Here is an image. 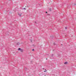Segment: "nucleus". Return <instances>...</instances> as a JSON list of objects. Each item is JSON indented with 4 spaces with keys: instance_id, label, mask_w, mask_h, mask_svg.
<instances>
[{
    "instance_id": "nucleus-1",
    "label": "nucleus",
    "mask_w": 76,
    "mask_h": 76,
    "mask_svg": "<svg viewBox=\"0 0 76 76\" xmlns=\"http://www.w3.org/2000/svg\"><path fill=\"white\" fill-rule=\"evenodd\" d=\"M18 50V51H20L22 53L23 52V50L21 49L20 48H19Z\"/></svg>"
},
{
    "instance_id": "nucleus-2",
    "label": "nucleus",
    "mask_w": 76,
    "mask_h": 76,
    "mask_svg": "<svg viewBox=\"0 0 76 76\" xmlns=\"http://www.w3.org/2000/svg\"><path fill=\"white\" fill-rule=\"evenodd\" d=\"M18 15L19 16H21V15H22V13H18Z\"/></svg>"
},
{
    "instance_id": "nucleus-3",
    "label": "nucleus",
    "mask_w": 76,
    "mask_h": 76,
    "mask_svg": "<svg viewBox=\"0 0 76 76\" xmlns=\"http://www.w3.org/2000/svg\"><path fill=\"white\" fill-rule=\"evenodd\" d=\"M67 64V62H64V64Z\"/></svg>"
},
{
    "instance_id": "nucleus-4",
    "label": "nucleus",
    "mask_w": 76,
    "mask_h": 76,
    "mask_svg": "<svg viewBox=\"0 0 76 76\" xmlns=\"http://www.w3.org/2000/svg\"><path fill=\"white\" fill-rule=\"evenodd\" d=\"M47 72V71L46 70V69H45V71H44V72Z\"/></svg>"
},
{
    "instance_id": "nucleus-5",
    "label": "nucleus",
    "mask_w": 76,
    "mask_h": 76,
    "mask_svg": "<svg viewBox=\"0 0 76 76\" xmlns=\"http://www.w3.org/2000/svg\"><path fill=\"white\" fill-rule=\"evenodd\" d=\"M19 42H18L17 44V45H19Z\"/></svg>"
},
{
    "instance_id": "nucleus-6",
    "label": "nucleus",
    "mask_w": 76,
    "mask_h": 76,
    "mask_svg": "<svg viewBox=\"0 0 76 76\" xmlns=\"http://www.w3.org/2000/svg\"><path fill=\"white\" fill-rule=\"evenodd\" d=\"M23 9H24L25 10H26V8H24Z\"/></svg>"
},
{
    "instance_id": "nucleus-7",
    "label": "nucleus",
    "mask_w": 76,
    "mask_h": 76,
    "mask_svg": "<svg viewBox=\"0 0 76 76\" xmlns=\"http://www.w3.org/2000/svg\"><path fill=\"white\" fill-rule=\"evenodd\" d=\"M65 28L66 29H67V28L66 27H65Z\"/></svg>"
},
{
    "instance_id": "nucleus-8",
    "label": "nucleus",
    "mask_w": 76,
    "mask_h": 76,
    "mask_svg": "<svg viewBox=\"0 0 76 76\" xmlns=\"http://www.w3.org/2000/svg\"><path fill=\"white\" fill-rule=\"evenodd\" d=\"M34 49H33V50H32V51H34Z\"/></svg>"
},
{
    "instance_id": "nucleus-9",
    "label": "nucleus",
    "mask_w": 76,
    "mask_h": 76,
    "mask_svg": "<svg viewBox=\"0 0 76 76\" xmlns=\"http://www.w3.org/2000/svg\"><path fill=\"white\" fill-rule=\"evenodd\" d=\"M46 13H47V12H46Z\"/></svg>"
},
{
    "instance_id": "nucleus-10",
    "label": "nucleus",
    "mask_w": 76,
    "mask_h": 76,
    "mask_svg": "<svg viewBox=\"0 0 76 76\" xmlns=\"http://www.w3.org/2000/svg\"><path fill=\"white\" fill-rule=\"evenodd\" d=\"M31 42H32V40H31Z\"/></svg>"
},
{
    "instance_id": "nucleus-11",
    "label": "nucleus",
    "mask_w": 76,
    "mask_h": 76,
    "mask_svg": "<svg viewBox=\"0 0 76 76\" xmlns=\"http://www.w3.org/2000/svg\"><path fill=\"white\" fill-rule=\"evenodd\" d=\"M50 9V11H51V9Z\"/></svg>"
},
{
    "instance_id": "nucleus-12",
    "label": "nucleus",
    "mask_w": 76,
    "mask_h": 76,
    "mask_svg": "<svg viewBox=\"0 0 76 76\" xmlns=\"http://www.w3.org/2000/svg\"><path fill=\"white\" fill-rule=\"evenodd\" d=\"M43 69H44V68H43Z\"/></svg>"
},
{
    "instance_id": "nucleus-13",
    "label": "nucleus",
    "mask_w": 76,
    "mask_h": 76,
    "mask_svg": "<svg viewBox=\"0 0 76 76\" xmlns=\"http://www.w3.org/2000/svg\"><path fill=\"white\" fill-rule=\"evenodd\" d=\"M45 76H46L45 75Z\"/></svg>"
}]
</instances>
